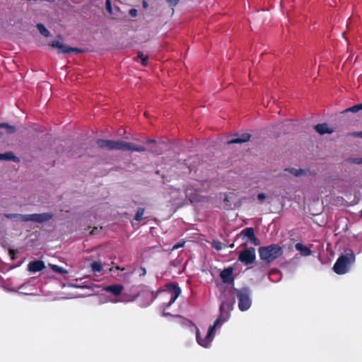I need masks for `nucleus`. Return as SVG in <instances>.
Segmentation results:
<instances>
[{"label":"nucleus","mask_w":362,"mask_h":362,"mask_svg":"<svg viewBox=\"0 0 362 362\" xmlns=\"http://www.w3.org/2000/svg\"><path fill=\"white\" fill-rule=\"evenodd\" d=\"M360 110H362V103H359V104H357V105H355L351 107H349L347 109H346L344 111H343L342 112L344 113V112H357Z\"/></svg>","instance_id":"24"},{"label":"nucleus","mask_w":362,"mask_h":362,"mask_svg":"<svg viewBox=\"0 0 362 362\" xmlns=\"http://www.w3.org/2000/svg\"><path fill=\"white\" fill-rule=\"evenodd\" d=\"M49 45L59 49L58 53L59 54H70V53H76V54H80L83 52V49L77 47H71L66 46V45L62 44L58 40H53L49 43Z\"/></svg>","instance_id":"8"},{"label":"nucleus","mask_w":362,"mask_h":362,"mask_svg":"<svg viewBox=\"0 0 362 362\" xmlns=\"http://www.w3.org/2000/svg\"><path fill=\"white\" fill-rule=\"evenodd\" d=\"M360 216L362 217V210L360 211Z\"/></svg>","instance_id":"45"},{"label":"nucleus","mask_w":362,"mask_h":362,"mask_svg":"<svg viewBox=\"0 0 362 362\" xmlns=\"http://www.w3.org/2000/svg\"><path fill=\"white\" fill-rule=\"evenodd\" d=\"M96 144L100 148L107 150H121L124 151L132 152H145L146 148L142 146H137L130 142H126L123 140H106L98 139Z\"/></svg>","instance_id":"2"},{"label":"nucleus","mask_w":362,"mask_h":362,"mask_svg":"<svg viewBox=\"0 0 362 362\" xmlns=\"http://www.w3.org/2000/svg\"><path fill=\"white\" fill-rule=\"evenodd\" d=\"M266 198V195L264 193H259L257 195V199L258 200H259L260 202H263Z\"/></svg>","instance_id":"32"},{"label":"nucleus","mask_w":362,"mask_h":362,"mask_svg":"<svg viewBox=\"0 0 362 362\" xmlns=\"http://www.w3.org/2000/svg\"><path fill=\"white\" fill-rule=\"evenodd\" d=\"M182 247L185 246V241H182Z\"/></svg>","instance_id":"44"},{"label":"nucleus","mask_w":362,"mask_h":362,"mask_svg":"<svg viewBox=\"0 0 362 362\" xmlns=\"http://www.w3.org/2000/svg\"><path fill=\"white\" fill-rule=\"evenodd\" d=\"M352 134L356 136L362 137V132H354Z\"/></svg>","instance_id":"41"},{"label":"nucleus","mask_w":362,"mask_h":362,"mask_svg":"<svg viewBox=\"0 0 362 362\" xmlns=\"http://www.w3.org/2000/svg\"><path fill=\"white\" fill-rule=\"evenodd\" d=\"M233 267H228L224 269L220 274V277L222 282L224 284H232L234 281V277L233 275Z\"/></svg>","instance_id":"10"},{"label":"nucleus","mask_w":362,"mask_h":362,"mask_svg":"<svg viewBox=\"0 0 362 362\" xmlns=\"http://www.w3.org/2000/svg\"><path fill=\"white\" fill-rule=\"evenodd\" d=\"M240 234L244 238H247L249 240H250V239L252 238L255 235L254 228L252 227H249V228H246L243 229L241 231Z\"/></svg>","instance_id":"20"},{"label":"nucleus","mask_w":362,"mask_h":362,"mask_svg":"<svg viewBox=\"0 0 362 362\" xmlns=\"http://www.w3.org/2000/svg\"><path fill=\"white\" fill-rule=\"evenodd\" d=\"M183 326L190 327L192 328V331L195 330L197 343L203 347H205V348L209 347V346L210 345V343L212 340L211 335L214 334V333H210V329H208V332H207V334L206 335L205 338L202 339L200 337V332H199L198 327L194 323H192L190 320H189L187 318L182 317V327Z\"/></svg>","instance_id":"5"},{"label":"nucleus","mask_w":362,"mask_h":362,"mask_svg":"<svg viewBox=\"0 0 362 362\" xmlns=\"http://www.w3.org/2000/svg\"><path fill=\"white\" fill-rule=\"evenodd\" d=\"M144 211V208H139L134 216V220L136 221H141L143 219Z\"/></svg>","instance_id":"25"},{"label":"nucleus","mask_w":362,"mask_h":362,"mask_svg":"<svg viewBox=\"0 0 362 362\" xmlns=\"http://www.w3.org/2000/svg\"><path fill=\"white\" fill-rule=\"evenodd\" d=\"M250 241L254 245H259L260 244V240L255 235L251 238Z\"/></svg>","instance_id":"30"},{"label":"nucleus","mask_w":362,"mask_h":362,"mask_svg":"<svg viewBox=\"0 0 362 362\" xmlns=\"http://www.w3.org/2000/svg\"><path fill=\"white\" fill-rule=\"evenodd\" d=\"M0 128H4L7 134H12L16 131L14 126L10 125L8 123H0ZM2 136V133L0 132V138Z\"/></svg>","instance_id":"19"},{"label":"nucleus","mask_w":362,"mask_h":362,"mask_svg":"<svg viewBox=\"0 0 362 362\" xmlns=\"http://www.w3.org/2000/svg\"><path fill=\"white\" fill-rule=\"evenodd\" d=\"M234 246V244H232L230 245V247H233Z\"/></svg>","instance_id":"46"},{"label":"nucleus","mask_w":362,"mask_h":362,"mask_svg":"<svg viewBox=\"0 0 362 362\" xmlns=\"http://www.w3.org/2000/svg\"><path fill=\"white\" fill-rule=\"evenodd\" d=\"M314 129L320 135L334 132V129L329 128L327 123L317 124L314 127Z\"/></svg>","instance_id":"13"},{"label":"nucleus","mask_w":362,"mask_h":362,"mask_svg":"<svg viewBox=\"0 0 362 362\" xmlns=\"http://www.w3.org/2000/svg\"><path fill=\"white\" fill-rule=\"evenodd\" d=\"M168 1L170 6H175L179 3L180 0H168Z\"/></svg>","instance_id":"34"},{"label":"nucleus","mask_w":362,"mask_h":362,"mask_svg":"<svg viewBox=\"0 0 362 362\" xmlns=\"http://www.w3.org/2000/svg\"><path fill=\"white\" fill-rule=\"evenodd\" d=\"M237 297L238 298V308L241 311H245L251 306V300L250 298V290L247 288H243L237 291Z\"/></svg>","instance_id":"6"},{"label":"nucleus","mask_w":362,"mask_h":362,"mask_svg":"<svg viewBox=\"0 0 362 362\" xmlns=\"http://www.w3.org/2000/svg\"><path fill=\"white\" fill-rule=\"evenodd\" d=\"M141 60V63L143 66H147L148 60V57L147 56H144Z\"/></svg>","instance_id":"31"},{"label":"nucleus","mask_w":362,"mask_h":362,"mask_svg":"<svg viewBox=\"0 0 362 362\" xmlns=\"http://www.w3.org/2000/svg\"><path fill=\"white\" fill-rule=\"evenodd\" d=\"M52 213H42V214H28V221H33L35 223H44L52 219L53 217Z\"/></svg>","instance_id":"9"},{"label":"nucleus","mask_w":362,"mask_h":362,"mask_svg":"<svg viewBox=\"0 0 362 362\" xmlns=\"http://www.w3.org/2000/svg\"><path fill=\"white\" fill-rule=\"evenodd\" d=\"M251 135L248 133H244L240 135L235 134L234 137L227 141L228 144H242L248 141Z\"/></svg>","instance_id":"12"},{"label":"nucleus","mask_w":362,"mask_h":362,"mask_svg":"<svg viewBox=\"0 0 362 362\" xmlns=\"http://www.w3.org/2000/svg\"><path fill=\"white\" fill-rule=\"evenodd\" d=\"M129 13L132 16H136V13H137V11L134 8L133 9H131L130 11H129Z\"/></svg>","instance_id":"40"},{"label":"nucleus","mask_w":362,"mask_h":362,"mask_svg":"<svg viewBox=\"0 0 362 362\" xmlns=\"http://www.w3.org/2000/svg\"><path fill=\"white\" fill-rule=\"evenodd\" d=\"M124 287L121 284H112L104 288V291L112 293L115 296H119L122 293Z\"/></svg>","instance_id":"14"},{"label":"nucleus","mask_w":362,"mask_h":362,"mask_svg":"<svg viewBox=\"0 0 362 362\" xmlns=\"http://www.w3.org/2000/svg\"><path fill=\"white\" fill-rule=\"evenodd\" d=\"M180 264V261L179 259H175L171 261L170 264L175 267H178Z\"/></svg>","instance_id":"33"},{"label":"nucleus","mask_w":362,"mask_h":362,"mask_svg":"<svg viewBox=\"0 0 362 362\" xmlns=\"http://www.w3.org/2000/svg\"><path fill=\"white\" fill-rule=\"evenodd\" d=\"M9 255H11V258H12L13 259H14L16 258V257H15V256H16V251H15V250H9Z\"/></svg>","instance_id":"39"},{"label":"nucleus","mask_w":362,"mask_h":362,"mask_svg":"<svg viewBox=\"0 0 362 362\" xmlns=\"http://www.w3.org/2000/svg\"><path fill=\"white\" fill-rule=\"evenodd\" d=\"M37 28L41 35L45 37H49L50 35L49 31L46 28V27L42 23L37 24Z\"/></svg>","instance_id":"22"},{"label":"nucleus","mask_w":362,"mask_h":362,"mask_svg":"<svg viewBox=\"0 0 362 362\" xmlns=\"http://www.w3.org/2000/svg\"><path fill=\"white\" fill-rule=\"evenodd\" d=\"M353 162L356 164H362V158H356L353 159Z\"/></svg>","instance_id":"35"},{"label":"nucleus","mask_w":362,"mask_h":362,"mask_svg":"<svg viewBox=\"0 0 362 362\" xmlns=\"http://www.w3.org/2000/svg\"><path fill=\"white\" fill-rule=\"evenodd\" d=\"M144 57V55L143 52H139L138 54H137L136 57L135 58V60L138 61V59H141Z\"/></svg>","instance_id":"37"},{"label":"nucleus","mask_w":362,"mask_h":362,"mask_svg":"<svg viewBox=\"0 0 362 362\" xmlns=\"http://www.w3.org/2000/svg\"><path fill=\"white\" fill-rule=\"evenodd\" d=\"M229 201H230V200H229V197H228V196L227 194H224V198H223V202H229Z\"/></svg>","instance_id":"42"},{"label":"nucleus","mask_w":362,"mask_h":362,"mask_svg":"<svg viewBox=\"0 0 362 362\" xmlns=\"http://www.w3.org/2000/svg\"><path fill=\"white\" fill-rule=\"evenodd\" d=\"M145 142L147 143V144H156V141L155 139H147L145 141Z\"/></svg>","instance_id":"38"},{"label":"nucleus","mask_w":362,"mask_h":362,"mask_svg":"<svg viewBox=\"0 0 362 362\" xmlns=\"http://www.w3.org/2000/svg\"><path fill=\"white\" fill-rule=\"evenodd\" d=\"M45 268V264L42 260H34L29 262L28 264V269L30 272L36 273L43 270Z\"/></svg>","instance_id":"11"},{"label":"nucleus","mask_w":362,"mask_h":362,"mask_svg":"<svg viewBox=\"0 0 362 362\" xmlns=\"http://www.w3.org/2000/svg\"><path fill=\"white\" fill-rule=\"evenodd\" d=\"M49 267L52 269V271L54 272H57L60 274H68V271L65 269L64 268L59 267L57 264H49Z\"/></svg>","instance_id":"21"},{"label":"nucleus","mask_w":362,"mask_h":362,"mask_svg":"<svg viewBox=\"0 0 362 362\" xmlns=\"http://www.w3.org/2000/svg\"><path fill=\"white\" fill-rule=\"evenodd\" d=\"M212 247L216 250L220 251L224 247V245L219 241H214Z\"/></svg>","instance_id":"27"},{"label":"nucleus","mask_w":362,"mask_h":362,"mask_svg":"<svg viewBox=\"0 0 362 362\" xmlns=\"http://www.w3.org/2000/svg\"><path fill=\"white\" fill-rule=\"evenodd\" d=\"M238 259L245 265L253 264L256 260L255 249L251 247L240 251Z\"/></svg>","instance_id":"7"},{"label":"nucleus","mask_w":362,"mask_h":362,"mask_svg":"<svg viewBox=\"0 0 362 362\" xmlns=\"http://www.w3.org/2000/svg\"><path fill=\"white\" fill-rule=\"evenodd\" d=\"M356 259L354 252L349 249L345 251V254L341 255L337 259L333 266L334 272L339 275L347 273L350 269V266Z\"/></svg>","instance_id":"3"},{"label":"nucleus","mask_w":362,"mask_h":362,"mask_svg":"<svg viewBox=\"0 0 362 362\" xmlns=\"http://www.w3.org/2000/svg\"><path fill=\"white\" fill-rule=\"evenodd\" d=\"M90 267L94 272H100L103 270L102 263L99 261H95L90 264Z\"/></svg>","instance_id":"23"},{"label":"nucleus","mask_w":362,"mask_h":362,"mask_svg":"<svg viewBox=\"0 0 362 362\" xmlns=\"http://www.w3.org/2000/svg\"><path fill=\"white\" fill-rule=\"evenodd\" d=\"M0 160H12L14 162H19L20 159L12 152H7L5 153H0Z\"/></svg>","instance_id":"17"},{"label":"nucleus","mask_w":362,"mask_h":362,"mask_svg":"<svg viewBox=\"0 0 362 362\" xmlns=\"http://www.w3.org/2000/svg\"><path fill=\"white\" fill-rule=\"evenodd\" d=\"M295 248L298 251L300 252V253L304 256H309L312 253L310 249H309L308 247L300 243H298L295 245Z\"/></svg>","instance_id":"18"},{"label":"nucleus","mask_w":362,"mask_h":362,"mask_svg":"<svg viewBox=\"0 0 362 362\" xmlns=\"http://www.w3.org/2000/svg\"><path fill=\"white\" fill-rule=\"evenodd\" d=\"M260 259L268 264L273 262L284 253L283 247L278 244L262 246L258 249Z\"/></svg>","instance_id":"4"},{"label":"nucleus","mask_w":362,"mask_h":362,"mask_svg":"<svg viewBox=\"0 0 362 362\" xmlns=\"http://www.w3.org/2000/svg\"><path fill=\"white\" fill-rule=\"evenodd\" d=\"M181 247V242H178L173 247V248L171 249V251L174 250H177L178 248Z\"/></svg>","instance_id":"36"},{"label":"nucleus","mask_w":362,"mask_h":362,"mask_svg":"<svg viewBox=\"0 0 362 362\" xmlns=\"http://www.w3.org/2000/svg\"><path fill=\"white\" fill-rule=\"evenodd\" d=\"M225 304L222 303L220 305V315L218 318L215 320L213 325L210 326L209 329H210V333H214L216 327L222 322L225 321V319H223V311H224Z\"/></svg>","instance_id":"15"},{"label":"nucleus","mask_w":362,"mask_h":362,"mask_svg":"<svg viewBox=\"0 0 362 362\" xmlns=\"http://www.w3.org/2000/svg\"><path fill=\"white\" fill-rule=\"evenodd\" d=\"M288 171L296 177L300 176L305 173V170H303L302 169L297 170L295 168H290V169H288Z\"/></svg>","instance_id":"26"},{"label":"nucleus","mask_w":362,"mask_h":362,"mask_svg":"<svg viewBox=\"0 0 362 362\" xmlns=\"http://www.w3.org/2000/svg\"><path fill=\"white\" fill-rule=\"evenodd\" d=\"M187 165V163H186V160H184V163L182 162V165Z\"/></svg>","instance_id":"43"},{"label":"nucleus","mask_w":362,"mask_h":362,"mask_svg":"<svg viewBox=\"0 0 362 362\" xmlns=\"http://www.w3.org/2000/svg\"><path fill=\"white\" fill-rule=\"evenodd\" d=\"M138 272H139V276H144L146 275V269L144 267H141L139 269Z\"/></svg>","instance_id":"29"},{"label":"nucleus","mask_w":362,"mask_h":362,"mask_svg":"<svg viewBox=\"0 0 362 362\" xmlns=\"http://www.w3.org/2000/svg\"><path fill=\"white\" fill-rule=\"evenodd\" d=\"M105 4H106V9H107V11L110 13H112V6H111L110 0H106Z\"/></svg>","instance_id":"28"},{"label":"nucleus","mask_w":362,"mask_h":362,"mask_svg":"<svg viewBox=\"0 0 362 362\" xmlns=\"http://www.w3.org/2000/svg\"><path fill=\"white\" fill-rule=\"evenodd\" d=\"M180 293V288L173 284H168L164 289L158 291L156 298L160 301V310L163 316L181 317V303L177 301Z\"/></svg>","instance_id":"1"},{"label":"nucleus","mask_w":362,"mask_h":362,"mask_svg":"<svg viewBox=\"0 0 362 362\" xmlns=\"http://www.w3.org/2000/svg\"><path fill=\"white\" fill-rule=\"evenodd\" d=\"M4 216L10 220L20 222H28V214H5Z\"/></svg>","instance_id":"16"}]
</instances>
